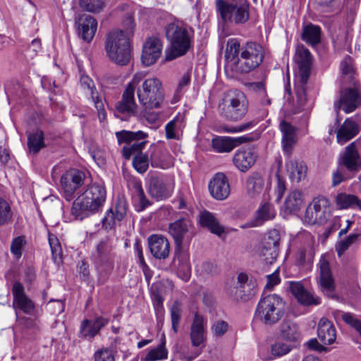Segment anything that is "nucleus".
Instances as JSON below:
<instances>
[{"mask_svg": "<svg viewBox=\"0 0 361 361\" xmlns=\"http://www.w3.org/2000/svg\"><path fill=\"white\" fill-rule=\"evenodd\" d=\"M329 201L326 197H318L313 200L306 209L304 219L308 224H322L327 220L326 209Z\"/></svg>", "mask_w": 361, "mask_h": 361, "instance_id": "obj_14", "label": "nucleus"}, {"mask_svg": "<svg viewBox=\"0 0 361 361\" xmlns=\"http://www.w3.org/2000/svg\"><path fill=\"white\" fill-rule=\"evenodd\" d=\"M280 129L283 134L282 145L286 154L290 155L292 153L293 146L296 143V135L295 128L286 121L280 123Z\"/></svg>", "mask_w": 361, "mask_h": 361, "instance_id": "obj_35", "label": "nucleus"}, {"mask_svg": "<svg viewBox=\"0 0 361 361\" xmlns=\"http://www.w3.org/2000/svg\"><path fill=\"white\" fill-rule=\"evenodd\" d=\"M200 223L202 226L209 229L212 233L219 236L224 233V228L220 224L214 214L209 211H204L200 215Z\"/></svg>", "mask_w": 361, "mask_h": 361, "instance_id": "obj_37", "label": "nucleus"}, {"mask_svg": "<svg viewBox=\"0 0 361 361\" xmlns=\"http://www.w3.org/2000/svg\"><path fill=\"white\" fill-rule=\"evenodd\" d=\"M286 167L293 181L298 183L306 178L307 167L302 161L290 160Z\"/></svg>", "mask_w": 361, "mask_h": 361, "instance_id": "obj_43", "label": "nucleus"}, {"mask_svg": "<svg viewBox=\"0 0 361 361\" xmlns=\"http://www.w3.org/2000/svg\"><path fill=\"white\" fill-rule=\"evenodd\" d=\"M340 164L349 172L356 173L361 169V157L357 152L355 142L348 145L341 157Z\"/></svg>", "mask_w": 361, "mask_h": 361, "instance_id": "obj_26", "label": "nucleus"}, {"mask_svg": "<svg viewBox=\"0 0 361 361\" xmlns=\"http://www.w3.org/2000/svg\"><path fill=\"white\" fill-rule=\"evenodd\" d=\"M148 244L152 256L158 259H166L170 252V244L166 238L154 234L148 238Z\"/></svg>", "mask_w": 361, "mask_h": 361, "instance_id": "obj_27", "label": "nucleus"}, {"mask_svg": "<svg viewBox=\"0 0 361 361\" xmlns=\"http://www.w3.org/2000/svg\"><path fill=\"white\" fill-rule=\"evenodd\" d=\"M27 145L28 153L30 154L36 155L39 151L45 147L44 134L43 131L39 128L30 132L27 134Z\"/></svg>", "mask_w": 361, "mask_h": 361, "instance_id": "obj_39", "label": "nucleus"}, {"mask_svg": "<svg viewBox=\"0 0 361 361\" xmlns=\"http://www.w3.org/2000/svg\"><path fill=\"white\" fill-rule=\"evenodd\" d=\"M114 254L109 242L101 240L92 255L99 284H104L108 280L114 267Z\"/></svg>", "mask_w": 361, "mask_h": 361, "instance_id": "obj_8", "label": "nucleus"}, {"mask_svg": "<svg viewBox=\"0 0 361 361\" xmlns=\"http://www.w3.org/2000/svg\"><path fill=\"white\" fill-rule=\"evenodd\" d=\"M97 21L92 16L83 15L79 20L78 32L79 37L86 42H90L95 35Z\"/></svg>", "mask_w": 361, "mask_h": 361, "instance_id": "obj_30", "label": "nucleus"}, {"mask_svg": "<svg viewBox=\"0 0 361 361\" xmlns=\"http://www.w3.org/2000/svg\"><path fill=\"white\" fill-rule=\"evenodd\" d=\"M173 264L178 271L183 272L185 279H188L191 271L189 255L187 252L183 250L182 246L180 247L176 246Z\"/></svg>", "mask_w": 361, "mask_h": 361, "instance_id": "obj_38", "label": "nucleus"}, {"mask_svg": "<svg viewBox=\"0 0 361 361\" xmlns=\"http://www.w3.org/2000/svg\"><path fill=\"white\" fill-rule=\"evenodd\" d=\"M334 202L338 209L357 208L361 210L360 199L353 194H348L343 192H338L334 197Z\"/></svg>", "mask_w": 361, "mask_h": 361, "instance_id": "obj_36", "label": "nucleus"}, {"mask_svg": "<svg viewBox=\"0 0 361 361\" xmlns=\"http://www.w3.org/2000/svg\"><path fill=\"white\" fill-rule=\"evenodd\" d=\"M252 140L250 135H243L237 137L218 136L212 139V146L218 153H228L236 147Z\"/></svg>", "mask_w": 361, "mask_h": 361, "instance_id": "obj_20", "label": "nucleus"}, {"mask_svg": "<svg viewBox=\"0 0 361 361\" xmlns=\"http://www.w3.org/2000/svg\"><path fill=\"white\" fill-rule=\"evenodd\" d=\"M106 199V188L102 183H92L74 201L71 214L76 219L82 220L90 214L99 212Z\"/></svg>", "mask_w": 361, "mask_h": 361, "instance_id": "obj_1", "label": "nucleus"}, {"mask_svg": "<svg viewBox=\"0 0 361 361\" xmlns=\"http://www.w3.org/2000/svg\"><path fill=\"white\" fill-rule=\"evenodd\" d=\"M264 181L257 172L251 173L246 180V192L251 198L257 197L262 191Z\"/></svg>", "mask_w": 361, "mask_h": 361, "instance_id": "obj_41", "label": "nucleus"}, {"mask_svg": "<svg viewBox=\"0 0 361 361\" xmlns=\"http://www.w3.org/2000/svg\"><path fill=\"white\" fill-rule=\"evenodd\" d=\"M162 43L157 37H149L143 45L142 61L146 66L154 64L160 57Z\"/></svg>", "mask_w": 361, "mask_h": 361, "instance_id": "obj_25", "label": "nucleus"}, {"mask_svg": "<svg viewBox=\"0 0 361 361\" xmlns=\"http://www.w3.org/2000/svg\"><path fill=\"white\" fill-rule=\"evenodd\" d=\"M270 240L271 233L269 231L261 238L257 247V255L264 271H268L271 264V262H269L271 257Z\"/></svg>", "mask_w": 361, "mask_h": 361, "instance_id": "obj_33", "label": "nucleus"}, {"mask_svg": "<svg viewBox=\"0 0 361 361\" xmlns=\"http://www.w3.org/2000/svg\"><path fill=\"white\" fill-rule=\"evenodd\" d=\"M303 204L302 193L299 190H294L289 193L284 203L285 210L288 213L300 210Z\"/></svg>", "mask_w": 361, "mask_h": 361, "instance_id": "obj_46", "label": "nucleus"}, {"mask_svg": "<svg viewBox=\"0 0 361 361\" xmlns=\"http://www.w3.org/2000/svg\"><path fill=\"white\" fill-rule=\"evenodd\" d=\"M132 187L133 190L132 195L133 205L137 212H142L150 205V202L145 195L140 180L133 181Z\"/></svg>", "mask_w": 361, "mask_h": 361, "instance_id": "obj_40", "label": "nucleus"}, {"mask_svg": "<svg viewBox=\"0 0 361 361\" xmlns=\"http://www.w3.org/2000/svg\"><path fill=\"white\" fill-rule=\"evenodd\" d=\"M49 243L54 263L56 264H61L62 262V250L59 240L54 235H49Z\"/></svg>", "mask_w": 361, "mask_h": 361, "instance_id": "obj_56", "label": "nucleus"}, {"mask_svg": "<svg viewBox=\"0 0 361 361\" xmlns=\"http://www.w3.org/2000/svg\"><path fill=\"white\" fill-rule=\"evenodd\" d=\"M165 32L170 44V49L166 54L167 61L183 56L189 51L193 37L190 27L180 22H173L166 26Z\"/></svg>", "mask_w": 361, "mask_h": 361, "instance_id": "obj_2", "label": "nucleus"}, {"mask_svg": "<svg viewBox=\"0 0 361 361\" xmlns=\"http://www.w3.org/2000/svg\"><path fill=\"white\" fill-rule=\"evenodd\" d=\"M216 8L224 23L240 24L249 19L248 4L245 0H216Z\"/></svg>", "mask_w": 361, "mask_h": 361, "instance_id": "obj_7", "label": "nucleus"}, {"mask_svg": "<svg viewBox=\"0 0 361 361\" xmlns=\"http://www.w3.org/2000/svg\"><path fill=\"white\" fill-rule=\"evenodd\" d=\"M332 314L335 319H342L347 325L354 329L361 336V319H359L354 314L341 310H334Z\"/></svg>", "mask_w": 361, "mask_h": 361, "instance_id": "obj_44", "label": "nucleus"}, {"mask_svg": "<svg viewBox=\"0 0 361 361\" xmlns=\"http://www.w3.org/2000/svg\"><path fill=\"white\" fill-rule=\"evenodd\" d=\"M11 211L8 203L0 197V226L7 223L11 218Z\"/></svg>", "mask_w": 361, "mask_h": 361, "instance_id": "obj_60", "label": "nucleus"}, {"mask_svg": "<svg viewBox=\"0 0 361 361\" xmlns=\"http://www.w3.org/2000/svg\"><path fill=\"white\" fill-rule=\"evenodd\" d=\"M85 174L78 169H71L66 171L61 178V185L66 195V198L70 200L73 198L75 191L84 183Z\"/></svg>", "mask_w": 361, "mask_h": 361, "instance_id": "obj_17", "label": "nucleus"}, {"mask_svg": "<svg viewBox=\"0 0 361 361\" xmlns=\"http://www.w3.org/2000/svg\"><path fill=\"white\" fill-rule=\"evenodd\" d=\"M317 336L324 345H330L336 341V330L328 319L322 317L319 320L317 326Z\"/></svg>", "mask_w": 361, "mask_h": 361, "instance_id": "obj_32", "label": "nucleus"}, {"mask_svg": "<svg viewBox=\"0 0 361 361\" xmlns=\"http://www.w3.org/2000/svg\"><path fill=\"white\" fill-rule=\"evenodd\" d=\"M80 85L85 94L91 99L97 110L99 121H103L106 118L104 105L99 92L96 89L94 81L87 75H82Z\"/></svg>", "mask_w": 361, "mask_h": 361, "instance_id": "obj_16", "label": "nucleus"}, {"mask_svg": "<svg viewBox=\"0 0 361 361\" xmlns=\"http://www.w3.org/2000/svg\"><path fill=\"white\" fill-rule=\"evenodd\" d=\"M271 219V204L269 200L261 203L254 214V219L259 226Z\"/></svg>", "mask_w": 361, "mask_h": 361, "instance_id": "obj_50", "label": "nucleus"}, {"mask_svg": "<svg viewBox=\"0 0 361 361\" xmlns=\"http://www.w3.org/2000/svg\"><path fill=\"white\" fill-rule=\"evenodd\" d=\"M266 278L267 279V282L262 298L257 304L255 314V319L268 324L270 322L271 312V295L268 293L271 288V274L267 275Z\"/></svg>", "mask_w": 361, "mask_h": 361, "instance_id": "obj_24", "label": "nucleus"}, {"mask_svg": "<svg viewBox=\"0 0 361 361\" xmlns=\"http://www.w3.org/2000/svg\"><path fill=\"white\" fill-rule=\"evenodd\" d=\"M281 336L287 341H296L300 336L298 326L290 322L283 323L281 326Z\"/></svg>", "mask_w": 361, "mask_h": 361, "instance_id": "obj_52", "label": "nucleus"}, {"mask_svg": "<svg viewBox=\"0 0 361 361\" xmlns=\"http://www.w3.org/2000/svg\"><path fill=\"white\" fill-rule=\"evenodd\" d=\"M26 242L24 236H18L15 238L11 244V252L16 258H20L22 255V250Z\"/></svg>", "mask_w": 361, "mask_h": 361, "instance_id": "obj_61", "label": "nucleus"}, {"mask_svg": "<svg viewBox=\"0 0 361 361\" xmlns=\"http://www.w3.org/2000/svg\"><path fill=\"white\" fill-rule=\"evenodd\" d=\"M302 39L311 45H316L320 42L321 28L318 25L309 24L303 27Z\"/></svg>", "mask_w": 361, "mask_h": 361, "instance_id": "obj_45", "label": "nucleus"}, {"mask_svg": "<svg viewBox=\"0 0 361 361\" xmlns=\"http://www.w3.org/2000/svg\"><path fill=\"white\" fill-rule=\"evenodd\" d=\"M361 104V93L357 88H345L341 90L339 98L334 102V107L338 115L342 110L345 114L354 111Z\"/></svg>", "mask_w": 361, "mask_h": 361, "instance_id": "obj_13", "label": "nucleus"}, {"mask_svg": "<svg viewBox=\"0 0 361 361\" xmlns=\"http://www.w3.org/2000/svg\"><path fill=\"white\" fill-rule=\"evenodd\" d=\"M190 338L195 348H203L207 341V331L204 317L196 313L190 326Z\"/></svg>", "mask_w": 361, "mask_h": 361, "instance_id": "obj_22", "label": "nucleus"}, {"mask_svg": "<svg viewBox=\"0 0 361 361\" xmlns=\"http://www.w3.org/2000/svg\"><path fill=\"white\" fill-rule=\"evenodd\" d=\"M339 0H319L318 6L323 12H333L339 8Z\"/></svg>", "mask_w": 361, "mask_h": 361, "instance_id": "obj_63", "label": "nucleus"}, {"mask_svg": "<svg viewBox=\"0 0 361 361\" xmlns=\"http://www.w3.org/2000/svg\"><path fill=\"white\" fill-rule=\"evenodd\" d=\"M240 51V43L236 39H229L227 42L225 57L228 61V65L231 66L233 71L235 61L239 57L238 54Z\"/></svg>", "mask_w": 361, "mask_h": 361, "instance_id": "obj_48", "label": "nucleus"}, {"mask_svg": "<svg viewBox=\"0 0 361 361\" xmlns=\"http://www.w3.org/2000/svg\"><path fill=\"white\" fill-rule=\"evenodd\" d=\"M13 306L19 308L26 314H31L34 310L33 302L25 294L24 287L20 282L13 285Z\"/></svg>", "mask_w": 361, "mask_h": 361, "instance_id": "obj_28", "label": "nucleus"}, {"mask_svg": "<svg viewBox=\"0 0 361 361\" xmlns=\"http://www.w3.org/2000/svg\"><path fill=\"white\" fill-rule=\"evenodd\" d=\"M126 214V205L124 202H119L116 204L115 212L110 209L103 218L102 223L106 228L111 227L115 224L116 221H121Z\"/></svg>", "mask_w": 361, "mask_h": 361, "instance_id": "obj_42", "label": "nucleus"}, {"mask_svg": "<svg viewBox=\"0 0 361 361\" xmlns=\"http://www.w3.org/2000/svg\"><path fill=\"white\" fill-rule=\"evenodd\" d=\"M361 116L355 115L347 118L336 131V139L338 144L343 145L355 137L360 131Z\"/></svg>", "mask_w": 361, "mask_h": 361, "instance_id": "obj_19", "label": "nucleus"}, {"mask_svg": "<svg viewBox=\"0 0 361 361\" xmlns=\"http://www.w3.org/2000/svg\"><path fill=\"white\" fill-rule=\"evenodd\" d=\"M183 126V118L176 116L165 126L166 137L168 140H178L177 132Z\"/></svg>", "mask_w": 361, "mask_h": 361, "instance_id": "obj_51", "label": "nucleus"}, {"mask_svg": "<svg viewBox=\"0 0 361 361\" xmlns=\"http://www.w3.org/2000/svg\"><path fill=\"white\" fill-rule=\"evenodd\" d=\"M222 117L230 121H238L247 114L248 100L246 95L238 90L225 92L218 105Z\"/></svg>", "mask_w": 361, "mask_h": 361, "instance_id": "obj_3", "label": "nucleus"}, {"mask_svg": "<svg viewBox=\"0 0 361 361\" xmlns=\"http://www.w3.org/2000/svg\"><path fill=\"white\" fill-rule=\"evenodd\" d=\"M257 154L253 147H244L238 149L233 157V163L242 172L248 171L256 162Z\"/></svg>", "mask_w": 361, "mask_h": 361, "instance_id": "obj_21", "label": "nucleus"}, {"mask_svg": "<svg viewBox=\"0 0 361 361\" xmlns=\"http://www.w3.org/2000/svg\"><path fill=\"white\" fill-rule=\"evenodd\" d=\"M94 361H114V356L109 349H101L94 353Z\"/></svg>", "mask_w": 361, "mask_h": 361, "instance_id": "obj_64", "label": "nucleus"}, {"mask_svg": "<svg viewBox=\"0 0 361 361\" xmlns=\"http://www.w3.org/2000/svg\"><path fill=\"white\" fill-rule=\"evenodd\" d=\"M165 150L158 147H152L149 149V158L152 167H162Z\"/></svg>", "mask_w": 361, "mask_h": 361, "instance_id": "obj_58", "label": "nucleus"}, {"mask_svg": "<svg viewBox=\"0 0 361 361\" xmlns=\"http://www.w3.org/2000/svg\"><path fill=\"white\" fill-rule=\"evenodd\" d=\"M140 104L145 109H158L164 99V90L161 82L157 78L145 79L137 89Z\"/></svg>", "mask_w": 361, "mask_h": 361, "instance_id": "obj_4", "label": "nucleus"}, {"mask_svg": "<svg viewBox=\"0 0 361 361\" xmlns=\"http://www.w3.org/2000/svg\"><path fill=\"white\" fill-rule=\"evenodd\" d=\"M228 327L229 325L226 322L218 320L212 324L211 330L215 336L221 337L227 332Z\"/></svg>", "mask_w": 361, "mask_h": 361, "instance_id": "obj_62", "label": "nucleus"}, {"mask_svg": "<svg viewBox=\"0 0 361 361\" xmlns=\"http://www.w3.org/2000/svg\"><path fill=\"white\" fill-rule=\"evenodd\" d=\"M109 322L108 319L98 317L94 320L84 319L79 331V336L83 338L91 339L94 338Z\"/></svg>", "mask_w": 361, "mask_h": 361, "instance_id": "obj_29", "label": "nucleus"}, {"mask_svg": "<svg viewBox=\"0 0 361 361\" xmlns=\"http://www.w3.org/2000/svg\"><path fill=\"white\" fill-rule=\"evenodd\" d=\"M191 228L190 221L184 218L169 224V233L173 237L177 247H180L184 242L190 240L192 238Z\"/></svg>", "mask_w": 361, "mask_h": 361, "instance_id": "obj_18", "label": "nucleus"}, {"mask_svg": "<svg viewBox=\"0 0 361 361\" xmlns=\"http://www.w3.org/2000/svg\"><path fill=\"white\" fill-rule=\"evenodd\" d=\"M209 190L214 199L226 200L231 193V187L226 176L223 173L215 174L209 183Z\"/></svg>", "mask_w": 361, "mask_h": 361, "instance_id": "obj_23", "label": "nucleus"}, {"mask_svg": "<svg viewBox=\"0 0 361 361\" xmlns=\"http://www.w3.org/2000/svg\"><path fill=\"white\" fill-rule=\"evenodd\" d=\"M289 288L292 294L300 303L305 305H318L320 303L319 299L314 298L300 282L290 281Z\"/></svg>", "mask_w": 361, "mask_h": 361, "instance_id": "obj_34", "label": "nucleus"}, {"mask_svg": "<svg viewBox=\"0 0 361 361\" xmlns=\"http://www.w3.org/2000/svg\"><path fill=\"white\" fill-rule=\"evenodd\" d=\"M148 192L157 201L169 198L174 190V184L162 175L149 174Z\"/></svg>", "mask_w": 361, "mask_h": 361, "instance_id": "obj_11", "label": "nucleus"}, {"mask_svg": "<svg viewBox=\"0 0 361 361\" xmlns=\"http://www.w3.org/2000/svg\"><path fill=\"white\" fill-rule=\"evenodd\" d=\"M130 47L129 38L122 30H112L106 37L105 50L114 54V49Z\"/></svg>", "mask_w": 361, "mask_h": 361, "instance_id": "obj_31", "label": "nucleus"}, {"mask_svg": "<svg viewBox=\"0 0 361 361\" xmlns=\"http://www.w3.org/2000/svg\"><path fill=\"white\" fill-rule=\"evenodd\" d=\"M357 234H350L345 240H341L336 245V250L338 257H341L344 252L348 249L357 238Z\"/></svg>", "mask_w": 361, "mask_h": 361, "instance_id": "obj_59", "label": "nucleus"}, {"mask_svg": "<svg viewBox=\"0 0 361 361\" xmlns=\"http://www.w3.org/2000/svg\"><path fill=\"white\" fill-rule=\"evenodd\" d=\"M140 77L135 75L129 82L122 94L121 101L115 104V116L121 120L136 113L137 104L135 100V91Z\"/></svg>", "mask_w": 361, "mask_h": 361, "instance_id": "obj_10", "label": "nucleus"}, {"mask_svg": "<svg viewBox=\"0 0 361 361\" xmlns=\"http://www.w3.org/2000/svg\"><path fill=\"white\" fill-rule=\"evenodd\" d=\"M319 274L317 281L321 290L329 297H332L336 285L329 262L322 257L318 264Z\"/></svg>", "mask_w": 361, "mask_h": 361, "instance_id": "obj_15", "label": "nucleus"}, {"mask_svg": "<svg viewBox=\"0 0 361 361\" xmlns=\"http://www.w3.org/2000/svg\"><path fill=\"white\" fill-rule=\"evenodd\" d=\"M257 283L252 279L249 280L246 273L241 272L237 276L235 285L231 288L228 292L236 300L247 301L257 293Z\"/></svg>", "mask_w": 361, "mask_h": 361, "instance_id": "obj_12", "label": "nucleus"}, {"mask_svg": "<svg viewBox=\"0 0 361 361\" xmlns=\"http://www.w3.org/2000/svg\"><path fill=\"white\" fill-rule=\"evenodd\" d=\"M296 61L299 68L300 82L295 85L298 102L295 111H300L306 102L305 85L310 77L312 64V55L308 49L303 46L298 48Z\"/></svg>", "mask_w": 361, "mask_h": 361, "instance_id": "obj_5", "label": "nucleus"}, {"mask_svg": "<svg viewBox=\"0 0 361 361\" xmlns=\"http://www.w3.org/2000/svg\"><path fill=\"white\" fill-rule=\"evenodd\" d=\"M182 312V303L179 300H175L170 310L171 327L175 334L178 331Z\"/></svg>", "mask_w": 361, "mask_h": 361, "instance_id": "obj_53", "label": "nucleus"}, {"mask_svg": "<svg viewBox=\"0 0 361 361\" xmlns=\"http://www.w3.org/2000/svg\"><path fill=\"white\" fill-rule=\"evenodd\" d=\"M285 302L277 295H272V323L279 321L284 314Z\"/></svg>", "mask_w": 361, "mask_h": 361, "instance_id": "obj_55", "label": "nucleus"}, {"mask_svg": "<svg viewBox=\"0 0 361 361\" xmlns=\"http://www.w3.org/2000/svg\"><path fill=\"white\" fill-rule=\"evenodd\" d=\"M119 144L125 143L123 147L122 154L126 159H129L134 154L142 153L148 137V134L142 130L136 132L123 130L116 133Z\"/></svg>", "mask_w": 361, "mask_h": 361, "instance_id": "obj_9", "label": "nucleus"}, {"mask_svg": "<svg viewBox=\"0 0 361 361\" xmlns=\"http://www.w3.org/2000/svg\"><path fill=\"white\" fill-rule=\"evenodd\" d=\"M106 0H79L80 6L85 11L92 13H100L106 6Z\"/></svg>", "mask_w": 361, "mask_h": 361, "instance_id": "obj_54", "label": "nucleus"}, {"mask_svg": "<svg viewBox=\"0 0 361 361\" xmlns=\"http://www.w3.org/2000/svg\"><path fill=\"white\" fill-rule=\"evenodd\" d=\"M166 340L164 335L161 339V343L154 348L149 350L146 356L142 359L143 361H157L167 358L168 350L166 348Z\"/></svg>", "mask_w": 361, "mask_h": 361, "instance_id": "obj_49", "label": "nucleus"}, {"mask_svg": "<svg viewBox=\"0 0 361 361\" xmlns=\"http://www.w3.org/2000/svg\"><path fill=\"white\" fill-rule=\"evenodd\" d=\"M149 163L148 155L144 153H138L135 154L133 160V167L140 173H144L146 172Z\"/></svg>", "mask_w": 361, "mask_h": 361, "instance_id": "obj_57", "label": "nucleus"}, {"mask_svg": "<svg viewBox=\"0 0 361 361\" xmlns=\"http://www.w3.org/2000/svg\"><path fill=\"white\" fill-rule=\"evenodd\" d=\"M264 49L256 42H250L240 49V57L235 61L233 71L247 73L258 67L264 59Z\"/></svg>", "mask_w": 361, "mask_h": 361, "instance_id": "obj_6", "label": "nucleus"}, {"mask_svg": "<svg viewBox=\"0 0 361 361\" xmlns=\"http://www.w3.org/2000/svg\"><path fill=\"white\" fill-rule=\"evenodd\" d=\"M111 61L119 66H125L129 63L130 55V47L114 49V54L106 51Z\"/></svg>", "mask_w": 361, "mask_h": 361, "instance_id": "obj_47", "label": "nucleus"}]
</instances>
